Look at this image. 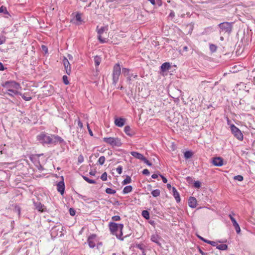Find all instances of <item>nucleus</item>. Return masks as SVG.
<instances>
[{"label":"nucleus","mask_w":255,"mask_h":255,"mask_svg":"<svg viewBox=\"0 0 255 255\" xmlns=\"http://www.w3.org/2000/svg\"><path fill=\"white\" fill-rule=\"evenodd\" d=\"M97 235L92 234L89 236L87 243L90 248H94L96 246L94 251L96 255H101L103 253L102 242H99L96 239Z\"/></svg>","instance_id":"f257e3e1"},{"label":"nucleus","mask_w":255,"mask_h":255,"mask_svg":"<svg viewBox=\"0 0 255 255\" xmlns=\"http://www.w3.org/2000/svg\"><path fill=\"white\" fill-rule=\"evenodd\" d=\"M104 142L110 144L112 147H120L122 145L121 140L119 137H104L103 139Z\"/></svg>","instance_id":"f03ea898"},{"label":"nucleus","mask_w":255,"mask_h":255,"mask_svg":"<svg viewBox=\"0 0 255 255\" xmlns=\"http://www.w3.org/2000/svg\"><path fill=\"white\" fill-rule=\"evenodd\" d=\"M37 140L43 145L51 144L52 142V134L50 136L46 135L45 133L42 132L38 135L36 137Z\"/></svg>","instance_id":"7ed1b4c3"},{"label":"nucleus","mask_w":255,"mask_h":255,"mask_svg":"<svg viewBox=\"0 0 255 255\" xmlns=\"http://www.w3.org/2000/svg\"><path fill=\"white\" fill-rule=\"evenodd\" d=\"M233 25V22H223L220 23L218 24V26L221 30L220 31V33L221 32H224L230 34L232 31Z\"/></svg>","instance_id":"20e7f679"},{"label":"nucleus","mask_w":255,"mask_h":255,"mask_svg":"<svg viewBox=\"0 0 255 255\" xmlns=\"http://www.w3.org/2000/svg\"><path fill=\"white\" fill-rule=\"evenodd\" d=\"M121 73V66L119 63H117L114 66L113 71V84L115 85L117 83Z\"/></svg>","instance_id":"39448f33"},{"label":"nucleus","mask_w":255,"mask_h":255,"mask_svg":"<svg viewBox=\"0 0 255 255\" xmlns=\"http://www.w3.org/2000/svg\"><path fill=\"white\" fill-rule=\"evenodd\" d=\"M232 133L238 140L242 141L243 140L244 136L242 131L236 127L234 124L231 125L230 127Z\"/></svg>","instance_id":"423d86ee"},{"label":"nucleus","mask_w":255,"mask_h":255,"mask_svg":"<svg viewBox=\"0 0 255 255\" xmlns=\"http://www.w3.org/2000/svg\"><path fill=\"white\" fill-rule=\"evenodd\" d=\"M2 86L8 88V89H12L19 90L21 89L20 84L14 81H6L2 84Z\"/></svg>","instance_id":"0eeeda50"},{"label":"nucleus","mask_w":255,"mask_h":255,"mask_svg":"<svg viewBox=\"0 0 255 255\" xmlns=\"http://www.w3.org/2000/svg\"><path fill=\"white\" fill-rule=\"evenodd\" d=\"M108 30L107 26H102L99 28V26H97V31L98 34V39L100 42L102 43H104L106 42V39L103 38L101 35L104 33V31Z\"/></svg>","instance_id":"6e6552de"},{"label":"nucleus","mask_w":255,"mask_h":255,"mask_svg":"<svg viewBox=\"0 0 255 255\" xmlns=\"http://www.w3.org/2000/svg\"><path fill=\"white\" fill-rule=\"evenodd\" d=\"M109 227L111 233L113 235H115L117 238V236H118L119 235L118 233V231L119 230L118 223L111 222L109 223Z\"/></svg>","instance_id":"1a4fd4ad"},{"label":"nucleus","mask_w":255,"mask_h":255,"mask_svg":"<svg viewBox=\"0 0 255 255\" xmlns=\"http://www.w3.org/2000/svg\"><path fill=\"white\" fill-rule=\"evenodd\" d=\"M212 163L216 166H222L224 164V160L221 157H215L212 159Z\"/></svg>","instance_id":"9d476101"},{"label":"nucleus","mask_w":255,"mask_h":255,"mask_svg":"<svg viewBox=\"0 0 255 255\" xmlns=\"http://www.w3.org/2000/svg\"><path fill=\"white\" fill-rule=\"evenodd\" d=\"M62 180L59 181L57 184V191L60 193V194L62 195H63L65 191V184L64 182V178L63 177H61Z\"/></svg>","instance_id":"9b49d317"},{"label":"nucleus","mask_w":255,"mask_h":255,"mask_svg":"<svg viewBox=\"0 0 255 255\" xmlns=\"http://www.w3.org/2000/svg\"><path fill=\"white\" fill-rule=\"evenodd\" d=\"M230 219H231L234 227L236 231L237 234H239L241 232V229L239 225L236 221V219L233 217L232 215H229Z\"/></svg>","instance_id":"f8f14e48"},{"label":"nucleus","mask_w":255,"mask_h":255,"mask_svg":"<svg viewBox=\"0 0 255 255\" xmlns=\"http://www.w3.org/2000/svg\"><path fill=\"white\" fill-rule=\"evenodd\" d=\"M52 144H56L57 142L61 143L64 142V140L62 138H61L60 136H59L58 135H56L54 134H52Z\"/></svg>","instance_id":"ddd939ff"},{"label":"nucleus","mask_w":255,"mask_h":255,"mask_svg":"<svg viewBox=\"0 0 255 255\" xmlns=\"http://www.w3.org/2000/svg\"><path fill=\"white\" fill-rule=\"evenodd\" d=\"M18 90L8 89L7 91L5 92V94H7L11 97H13L14 95H20L22 96V93L17 91Z\"/></svg>","instance_id":"4468645a"},{"label":"nucleus","mask_w":255,"mask_h":255,"mask_svg":"<svg viewBox=\"0 0 255 255\" xmlns=\"http://www.w3.org/2000/svg\"><path fill=\"white\" fill-rule=\"evenodd\" d=\"M118 228L120 230V232H119V234L118 235V236H117V238L121 241H123L124 240V238H126L128 236H129V235H127L126 236H125L124 238H122V236H123V228H124V224H118Z\"/></svg>","instance_id":"2eb2a0df"},{"label":"nucleus","mask_w":255,"mask_h":255,"mask_svg":"<svg viewBox=\"0 0 255 255\" xmlns=\"http://www.w3.org/2000/svg\"><path fill=\"white\" fill-rule=\"evenodd\" d=\"M126 123V119L122 118H118L115 119V124L116 126L122 127L124 126Z\"/></svg>","instance_id":"dca6fc26"},{"label":"nucleus","mask_w":255,"mask_h":255,"mask_svg":"<svg viewBox=\"0 0 255 255\" xmlns=\"http://www.w3.org/2000/svg\"><path fill=\"white\" fill-rule=\"evenodd\" d=\"M125 132L129 136H132L135 134V131L130 128L129 126H126L124 128Z\"/></svg>","instance_id":"f3484780"},{"label":"nucleus","mask_w":255,"mask_h":255,"mask_svg":"<svg viewBox=\"0 0 255 255\" xmlns=\"http://www.w3.org/2000/svg\"><path fill=\"white\" fill-rule=\"evenodd\" d=\"M189 206L192 208H195L197 206V200L194 197H190L188 200Z\"/></svg>","instance_id":"a211bd4d"},{"label":"nucleus","mask_w":255,"mask_h":255,"mask_svg":"<svg viewBox=\"0 0 255 255\" xmlns=\"http://www.w3.org/2000/svg\"><path fill=\"white\" fill-rule=\"evenodd\" d=\"M34 205L35 209H37L38 211L43 212L45 211L44 206L42 205L40 202H34Z\"/></svg>","instance_id":"6ab92c4d"},{"label":"nucleus","mask_w":255,"mask_h":255,"mask_svg":"<svg viewBox=\"0 0 255 255\" xmlns=\"http://www.w3.org/2000/svg\"><path fill=\"white\" fill-rule=\"evenodd\" d=\"M172 192H173V195L174 197L175 198L176 201L177 203H179L180 202V195L179 193L178 192L177 190L174 187H172Z\"/></svg>","instance_id":"aec40b11"},{"label":"nucleus","mask_w":255,"mask_h":255,"mask_svg":"<svg viewBox=\"0 0 255 255\" xmlns=\"http://www.w3.org/2000/svg\"><path fill=\"white\" fill-rule=\"evenodd\" d=\"M160 239L161 238L157 234L152 235L151 237V240L159 246L161 245V244L159 242Z\"/></svg>","instance_id":"412c9836"},{"label":"nucleus","mask_w":255,"mask_h":255,"mask_svg":"<svg viewBox=\"0 0 255 255\" xmlns=\"http://www.w3.org/2000/svg\"><path fill=\"white\" fill-rule=\"evenodd\" d=\"M131 155L134 157L140 159V160H142L144 156L141 153L137 152L136 151H131L130 152Z\"/></svg>","instance_id":"4be33fe9"},{"label":"nucleus","mask_w":255,"mask_h":255,"mask_svg":"<svg viewBox=\"0 0 255 255\" xmlns=\"http://www.w3.org/2000/svg\"><path fill=\"white\" fill-rule=\"evenodd\" d=\"M171 68V65L169 62H165L161 66V70L162 72H165Z\"/></svg>","instance_id":"5701e85b"},{"label":"nucleus","mask_w":255,"mask_h":255,"mask_svg":"<svg viewBox=\"0 0 255 255\" xmlns=\"http://www.w3.org/2000/svg\"><path fill=\"white\" fill-rule=\"evenodd\" d=\"M129 72H130V70H129V69H128V68H123L122 69V73L125 76H128V77H127V79H128V80L130 81L131 80V76H130V74L129 73Z\"/></svg>","instance_id":"b1692460"},{"label":"nucleus","mask_w":255,"mask_h":255,"mask_svg":"<svg viewBox=\"0 0 255 255\" xmlns=\"http://www.w3.org/2000/svg\"><path fill=\"white\" fill-rule=\"evenodd\" d=\"M3 13L5 14H6L7 16H5V17L8 18V16H10L8 11H7L6 7L3 5L0 7V13Z\"/></svg>","instance_id":"393cba45"},{"label":"nucleus","mask_w":255,"mask_h":255,"mask_svg":"<svg viewBox=\"0 0 255 255\" xmlns=\"http://www.w3.org/2000/svg\"><path fill=\"white\" fill-rule=\"evenodd\" d=\"M132 190V187L131 185H128L126 186L123 190V193L124 194H128L129 192H130Z\"/></svg>","instance_id":"a878e982"},{"label":"nucleus","mask_w":255,"mask_h":255,"mask_svg":"<svg viewBox=\"0 0 255 255\" xmlns=\"http://www.w3.org/2000/svg\"><path fill=\"white\" fill-rule=\"evenodd\" d=\"M193 153L191 151H186L184 152V157L186 159H189L192 157Z\"/></svg>","instance_id":"bb28decb"},{"label":"nucleus","mask_w":255,"mask_h":255,"mask_svg":"<svg viewBox=\"0 0 255 255\" xmlns=\"http://www.w3.org/2000/svg\"><path fill=\"white\" fill-rule=\"evenodd\" d=\"M101 61V58L99 56H96L94 57V62L96 66H98Z\"/></svg>","instance_id":"cd10ccee"},{"label":"nucleus","mask_w":255,"mask_h":255,"mask_svg":"<svg viewBox=\"0 0 255 255\" xmlns=\"http://www.w3.org/2000/svg\"><path fill=\"white\" fill-rule=\"evenodd\" d=\"M131 182V177L127 175L126 179H125L122 182L123 185H126L130 183Z\"/></svg>","instance_id":"c85d7f7f"},{"label":"nucleus","mask_w":255,"mask_h":255,"mask_svg":"<svg viewBox=\"0 0 255 255\" xmlns=\"http://www.w3.org/2000/svg\"><path fill=\"white\" fill-rule=\"evenodd\" d=\"M217 249L221 251L227 250L228 249V246L226 244H221L218 245Z\"/></svg>","instance_id":"c756f323"},{"label":"nucleus","mask_w":255,"mask_h":255,"mask_svg":"<svg viewBox=\"0 0 255 255\" xmlns=\"http://www.w3.org/2000/svg\"><path fill=\"white\" fill-rule=\"evenodd\" d=\"M142 216L146 219H149L150 218L149 213L147 210H143L142 212Z\"/></svg>","instance_id":"7c9ffc66"},{"label":"nucleus","mask_w":255,"mask_h":255,"mask_svg":"<svg viewBox=\"0 0 255 255\" xmlns=\"http://www.w3.org/2000/svg\"><path fill=\"white\" fill-rule=\"evenodd\" d=\"M151 193L153 197H157L160 195V191L159 189H155Z\"/></svg>","instance_id":"2f4dec72"},{"label":"nucleus","mask_w":255,"mask_h":255,"mask_svg":"<svg viewBox=\"0 0 255 255\" xmlns=\"http://www.w3.org/2000/svg\"><path fill=\"white\" fill-rule=\"evenodd\" d=\"M82 177L86 181H87L88 183H91V184H95L96 183V181L94 180H92V179H89L88 177H87V176H84L83 175L82 176Z\"/></svg>","instance_id":"473e14b6"},{"label":"nucleus","mask_w":255,"mask_h":255,"mask_svg":"<svg viewBox=\"0 0 255 255\" xmlns=\"http://www.w3.org/2000/svg\"><path fill=\"white\" fill-rule=\"evenodd\" d=\"M210 50L212 53L215 52L216 51L217 49V46L214 44H210L209 45Z\"/></svg>","instance_id":"72a5a7b5"},{"label":"nucleus","mask_w":255,"mask_h":255,"mask_svg":"<svg viewBox=\"0 0 255 255\" xmlns=\"http://www.w3.org/2000/svg\"><path fill=\"white\" fill-rule=\"evenodd\" d=\"M57 228V226H54L52 228V230H51V235L52 236H56L57 234L56 233V231H58L59 229H56Z\"/></svg>","instance_id":"f704fd0d"},{"label":"nucleus","mask_w":255,"mask_h":255,"mask_svg":"<svg viewBox=\"0 0 255 255\" xmlns=\"http://www.w3.org/2000/svg\"><path fill=\"white\" fill-rule=\"evenodd\" d=\"M106 192L109 194H114L116 193V191L114 189H112V188H107L106 189Z\"/></svg>","instance_id":"c9c22d12"},{"label":"nucleus","mask_w":255,"mask_h":255,"mask_svg":"<svg viewBox=\"0 0 255 255\" xmlns=\"http://www.w3.org/2000/svg\"><path fill=\"white\" fill-rule=\"evenodd\" d=\"M105 161V157L104 156H101L99 159H98V163L101 165H102L104 164V162Z\"/></svg>","instance_id":"e433bc0d"},{"label":"nucleus","mask_w":255,"mask_h":255,"mask_svg":"<svg viewBox=\"0 0 255 255\" xmlns=\"http://www.w3.org/2000/svg\"><path fill=\"white\" fill-rule=\"evenodd\" d=\"M62 80H63V83L66 85H67L69 84V82L68 80V77L66 75H64L63 77H62Z\"/></svg>","instance_id":"4c0bfd02"},{"label":"nucleus","mask_w":255,"mask_h":255,"mask_svg":"<svg viewBox=\"0 0 255 255\" xmlns=\"http://www.w3.org/2000/svg\"><path fill=\"white\" fill-rule=\"evenodd\" d=\"M65 71L67 74L70 75L71 73V66L69 65V66H64Z\"/></svg>","instance_id":"58836bf2"},{"label":"nucleus","mask_w":255,"mask_h":255,"mask_svg":"<svg viewBox=\"0 0 255 255\" xmlns=\"http://www.w3.org/2000/svg\"><path fill=\"white\" fill-rule=\"evenodd\" d=\"M186 28H189V33H191L193 29V28H194V26L193 24H188L187 25H186Z\"/></svg>","instance_id":"ea45409f"},{"label":"nucleus","mask_w":255,"mask_h":255,"mask_svg":"<svg viewBox=\"0 0 255 255\" xmlns=\"http://www.w3.org/2000/svg\"><path fill=\"white\" fill-rule=\"evenodd\" d=\"M234 179L239 181H242L243 180L244 178L243 176L238 175L234 176Z\"/></svg>","instance_id":"a19ab883"},{"label":"nucleus","mask_w":255,"mask_h":255,"mask_svg":"<svg viewBox=\"0 0 255 255\" xmlns=\"http://www.w3.org/2000/svg\"><path fill=\"white\" fill-rule=\"evenodd\" d=\"M207 244H209L213 247H216V248H217V246L218 245L217 242L211 241L209 240L208 241V242H207Z\"/></svg>","instance_id":"79ce46f5"},{"label":"nucleus","mask_w":255,"mask_h":255,"mask_svg":"<svg viewBox=\"0 0 255 255\" xmlns=\"http://www.w3.org/2000/svg\"><path fill=\"white\" fill-rule=\"evenodd\" d=\"M201 183L199 181H196L194 183V187L196 188H199L201 187Z\"/></svg>","instance_id":"37998d69"},{"label":"nucleus","mask_w":255,"mask_h":255,"mask_svg":"<svg viewBox=\"0 0 255 255\" xmlns=\"http://www.w3.org/2000/svg\"><path fill=\"white\" fill-rule=\"evenodd\" d=\"M22 98V99L26 101H29L31 100L32 98L30 96H26L25 94H22V96H21Z\"/></svg>","instance_id":"c03bdc74"},{"label":"nucleus","mask_w":255,"mask_h":255,"mask_svg":"<svg viewBox=\"0 0 255 255\" xmlns=\"http://www.w3.org/2000/svg\"><path fill=\"white\" fill-rule=\"evenodd\" d=\"M63 65H64V66H69V65H70L69 61L65 57H64V58H63Z\"/></svg>","instance_id":"a18cd8bd"},{"label":"nucleus","mask_w":255,"mask_h":255,"mask_svg":"<svg viewBox=\"0 0 255 255\" xmlns=\"http://www.w3.org/2000/svg\"><path fill=\"white\" fill-rule=\"evenodd\" d=\"M75 19L77 21L81 22L82 20L81 19V14L77 13L75 15Z\"/></svg>","instance_id":"49530a36"},{"label":"nucleus","mask_w":255,"mask_h":255,"mask_svg":"<svg viewBox=\"0 0 255 255\" xmlns=\"http://www.w3.org/2000/svg\"><path fill=\"white\" fill-rule=\"evenodd\" d=\"M135 247L141 251H143L145 246L143 244H136Z\"/></svg>","instance_id":"de8ad7c7"},{"label":"nucleus","mask_w":255,"mask_h":255,"mask_svg":"<svg viewBox=\"0 0 255 255\" xmlns=\"http://www.w3.org/2000/svg\"><path fill=\"white\" fill-rule=\"evenodd\" d=\"M101 179L103 181H106L107 179V174L106 172L103 173L101 176Z\"/></svg>","instance_id":"09e8293b"},{"label":"nucleus","mask_w":255,"mask_h":255,"mask_svg":"<svg viewBox=\"0 0 255 255\" xmlns=\"http://www.w3.org/2000/svg\"><path fill=\"white\" fill-rule=\"evenodd\" d=\"M142 161L149 166H151L152 165V163L149 162L145 157L143 158Z\"/></svg>","instance_id":"8fccbe9b"},{"label":"nucleus","mask_w":255,"mask_h":255,"mask_svg":"<svg viewBox=\"0 0 255 255\" xmlns=\"http://www.w3.org/2000/svg\"><path fill=\"white\" fill-rule=\"evenodd\" d=\"M121 219V217L118 215L114 216L112 217V220L113 221H118Z\"/></svg>","instance_id":"3c124183"},{"label":"nucleus","mask_w":255,"mask_h":255,"mask_svg":"<svg viewBox=\"0 0 255 255\" xmlns=\"http://www.w3.org/2000/svg\"><path fill=\"white\" fill-rule=\"evenodd\" d=\"M84 161V157L82 155H80L78 157V163H81Z\"/></svg>","instance_id":"603ef678"},{"label":"nucleus","mask_w":255,"mask_h":255,"mask_svg":"<svg viewBox=\"0 0 255 255\" xmlns=\"http://www.w3.org/2000/svg\"><path fill=\"white\" fill-rule=\"evenodd\" d=\"M76 211L73 208H70L69 213L72 216H74L75 215Z\"/></svg>","instance_id":"864d4df0"},{"label":"nucleus","mask_w":255,"mask_h":255,"mask_svg":"<svg viewBox=\"0 0 255 255\" xmlns=\"http://www.w3.org/2000/svg\"><path fill=\"white\" fill-rule=\"evenodd\" d=\"M117 171L118 172V173L119 174H122V170H123V167L122 166H119L117 169Z\"/></svg>","instance_id":"5fc2aeb1"},{"label":"nucleus","mask_w":255,"mask_h":255,"mask_svg":"<svg viewBox=\"0 0 255 255\" xmlns=\"http://www.w3.org/2000/svg\"><path fill=\"white\" fill-rule=\"evenodd\" d=\"M143 175H149V171L147 169H144L142 172Z\"/></svg>","instance_id":"6e6d98bb"},{"label":"nucleus","mask_w":255,"mask_h":255,"mask_svg":"<svg viewBox=\"0 0 255 255\" xmlns=\"http://www.w3.org/2000/svg\"><path fill=\"white\" fill-rule=\"evenodd\" d=\"M159 175L162 178L163 182L164 183H166L167 182V179H166V178H165L163 175L161 174H159Z\"/></svg>","instance_id":"4d7b16f0"},{"label":"nucleus","mask_w":255,"mask_h":255,"mask_svg":"<svg viewBox=\"0 0 255 255\" xmlns=\"http://www.w3.org/2000/svg\"><path fill=\"white\" fill-rule=\"evenodd\" d=\"M197 237H198V238L200 240H201V241H202L204 242L205 243H207V242H208V241H209V240H208L205 239V238H203L202 237H201V236H200L198 235V236H197Z\"/></svg>","instance_id":"13d9d810"},{"label":"nucleus","mask_w":255,"mask_h":255,"mask_svg":"<svg viewBox=\"0 0 255 255\" xmlns=\"http://www.w3.org/2000/svg\"><path fill=\"white\" fill-rule=\"evenodd\" d=\"M186 181L189 183H191L193 181V179L191 177H189V176H188L186 177Z\"/></svg>","instance_id":"bf43d9fd"},{"label":"nucleus","mask_w":255,"mask_h":255,"mask_svg":"<svg viewBox=\"0 0 255 255\" xmlns=\"http://www.w3.org/2000/svg\"><path fill=\"white\" fill-rule=\"evenodd\" d=\"M41 48L42 50L44 51L45 53L47 52L48 48L46 46L43 45H42Z\"/></svg>","instance_id":"052dcab7"},{"label":"nucleus","mask_w":255,"mask_h":255,"mask_svg":"<svg viewBox=\"0 0 255 255\" xmlns=\"http://www.w3.org/2000/svg\"><path fill=\"white\" fill-rule=\"evenodd\" d=\"M78 127H79L80 128H83V124H82V123L80 121V120L79 119L78 120Z\"/></svg>","instance_id":"680f3d73"},{"label":"nucleus","mask_w":255,"mask_h":255,"mask_svg":"<svg viewBox=\"0 0 255 255\" xmlns=\"http://www.w3.org/2000/svg\"><path fill=\"white\" fill-rule=\"evenodd\" d=\"M6 69V68H4L3 64L0 62V71H3Z\"/></svg>","instance_id":"e2e57ef3"},{"label":"nucleus","mask_w":255,"mask_h":255,"mask_svg":"<svg viewBox=\"0 0 255 255\" xmlns=\"http://www.w3.org/2000/svg\"><path fill=\"white\" fill-rule=\"evenodd\" d=\"M169 16L173 18L175 16V13L173 10H171V12L169 15Z\"/></svg>","instance_id":"0e129e2a"},{"label":"nucleus","mask_w":255,"mask_h":255,"mask_svg":"<svg viewBox=\"0 0 255 255\" xmlns=\"http://www.w3.org/2000/svg\"><path fill=\"white\" fill-rule=\"evenodd\" d=\"M199 252L202 255H207V253L204 252L200 248H199Z\"/></svg>","instance_id":"69168bd1"},{"label":"nucleus","mask_w":255,"mask_h":255,"mask_svg":"<svg viewBox=\"0 0 255 255\" xmlns=\"http://www.w3.org/2000/svg\"><path fill=\"white\" fill-rule=\"evenodd\" d=\"M15 210L17 211V213H18V215H20V208L19 207H15Z\"/></svg>","instance_id":"338daca9"},{"label":"nucleus","mask_w":255,"mask_h":255,"mask_svg":"<svg viewBox=\"0 0 255 255\" xmlns=\"http://www.w3.org/2000/svg\"><path fill=\"white\" fill-rule=\"evenodd\" d=\"M158 175L156 174H153L151 175V177L153 178V179H156L158 178Z\"/></svg>","instance_id":"774afa93"}]
</instances>
